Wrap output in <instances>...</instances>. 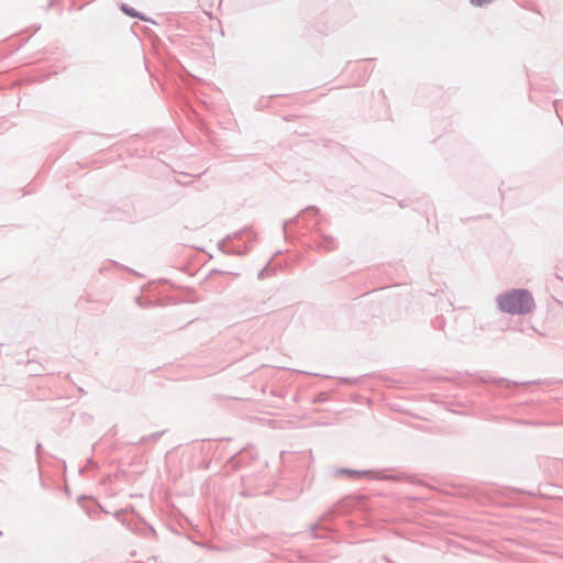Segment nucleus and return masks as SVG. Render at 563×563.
Segmentation results:
<instances>
[{"instance_id": "obj_2", "label": "nucleus", "mask_w": 563, "mask_h": 563, "mask_svg": "<svg viewBox=\"0 0 563 563\" xmlns=\"http://www.w3.org/2000/svg\"><path fill=\"white\" fill-rule=\"evenodd\" d=\"M472 3L476 4V5H482V4H485V3H488L490 0H471Z\"/></svg>"}, {"instance_id": "obj_1", "label": "nucleus", "mask_w": 563, "mask_h": 563, "mask_svg": "<svg viewBox=\"0 0 563 563\" xmlns=\"http://www.w3.org/2000/svg\"><path fill=\"white\" fill-rule=\"evenodd\" d=\"M498 307L507 313H527L534 307V301L529 291L514 289L503 294L497 299Z\"/></svg>"}, {"instance_id": "obj_3", "label": "nucleus", "mask_w": 563, "mask_h": 563, "mask_svg": "<svg viewBox=\"0 0 563 563\" xmlns=\"http://www.w3.org/2000/svg\"><path fill=\"white\" fill-rule=\"evenodd\" d=\"M122 10H123L126 14H129V15H131V16H135V15H136L132 10H129L125 5H122Z\"/></svg>"}]
</instances>
